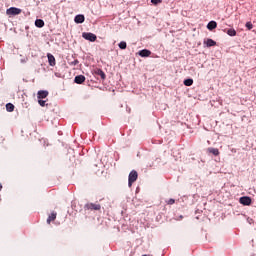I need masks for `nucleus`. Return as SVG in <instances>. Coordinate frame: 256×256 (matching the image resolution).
Listing matches in <instances>:
<instances>
[{
    "label": "nucleus",
    "mask_w": 256,
    "mask_h": 256,
    "mask_svg": "<svg viewBox=\"0 0 256 256\" xmlns=\"http://www.w3.org/2000/svg\"><path fill=\"white\" fill-rule=\"evenodd\" d=\"M138 178L139 174L137 173V171L132 170L128 176V187H133V184L135 183V181H137Z\"/></svg>",
    "instance_id": "1"
},
{
    "label": "nucleus",
    "mask_w": 256,
    "mask_h": 256,
    "mask_svg": "<svg viewBox=\"0 0 256 256\" xmlns=\"http://www.w3.org/2000/svg\"><path fill=\"white\" fill-rule=\"evenodd\" d=\"M21 13V8L17 7H10L6 10V15H8V17H15V15H21Z\"/></svg>",
    "instance_id": "2"
},
{
    "label": "nucleus",
    "mask_w": 256,
    "mask_h": 256,
    "mask_svg": "<svg viewBox=\"0 0 256 256\" xmlns=\"http://www.w3.org/2000/svg\"><path fill=\"white\" fill-rule=\"evenodd\" d=\"M84 209L85 211H101V204L87 203Z\"/></svg>",
    "instance_id": "3"
},
{
    "label": "nucleus",
    "mask_w": 256,
    "mask_h": 256,
    "mask_svg": "<svg viewBox=\"0 0 256 256\" xmlns=\"http://www.w3.org/2000/svg\"><path fill=\"white\" fill-rule=\"evenodd\" d=\"M82 37L86 39V41H91L92 43L97 41V35L89 32V33H83Z\"/></svg>",
    "instance_id": "4"
},
{
    "label": "nucleus",
    "mask_w": 256,
    "mask_h": 256,
    "mask_svg": "<svg viewBox=\"0 0 256 256\" xmlns=\"http://www.w3.org/2000/svg\"><path fill=\"white\" fill-rule=\"evenodd\" d=\"M239 202L241 203V205L249 206L251 205V197L243 196L239 199Z\"/></svg>",
    "instance_id": "5"
},
{
    "label": "nucleus",
    "mask_w": 256,
    "mask_h": 256,
    "mask_svg": "<svg viewBox=\"0 0 256 256\" xmlns=\"http://www.w3.org/2000/svg\"><path fill=\"white\" fill-rule=\"evenodd\" d=\"M47 58H48L50 67H55V65H56L55 56H53V54H51V53H48Z\"/></svg>",
    "instance_id": "6"
},
{
    "label": "nucleus",
    "mask_w": 256,
    "mask_h": 256,
    "mask_svg": "<svg viewBox=\"0 0 256 256\" xmlns=\"http://www.w3.org/2000/svg\"><path fill=\"white\" fill-rule=\"evenodd\" d=\"M204 45H206V47H215V45H217V42H215V40L211 38H208L204 40Z\"/></svg>",
    "instance_id": "7"
},
{
    "label": "nucleus",
    "mask_w": 256,
    "mask_h": 256,
    "mask_svg": "<svg viewBox=\"0 0 256 256\" xmlns=\"http://www.w3.org/2000/svg\"><path fill=\"white\" fill-rule=\"evenodd\" d=\"M74 83H77V85H82V83H85V76L78 75L74 79Z\"/></svg>",
    "instance_id": "8"
},
{
    "label": "nucleus",
    "mask_w": 256,
    "mask_h": 256,
    "mask_svg": "<svg viewBox=\"0 0 256 256\" xmlns=\"http://www.w3.org/2000/svg\"><path fill=\"white\" fill-rule=\"evenodd\" d=\"M57 219V212L53 211L47 218L48 225H51V221H55Z\"/></svg>",
    "instance_id": "9"
},
{
    "label": "nucleus",
    "mask_w": 256,
    "mask_h": 256,
    "mask_svg": "<svg viewBox=\"0 0 256 256\" xmlns=\"http://www.w3.org/2000/svg\"><path fill=\"white\" fill-rule=\"evenodd\" d=\"M49 92L46 90H40L38 91V99H46L48 97Z\"/></svg>",
    "instance_id": "10"
},
{
    "label": "nucleus",
    "mask_w": 256,
    "mask_h": 256,
    "mask_svg": "<svg viewBox=\"0 0 256 256\" xmlns=\"http://www.w3.org/2000/svg\"><path fill=\"white\" fill-rule=\"evenodd\" d=\"M75 23H84L85 22V16L84 15H76L74 18Z\"/></svg>",
    "instance_id": "11"
},
{
    "label": "nucleus",
    "mask_w": 256,
    "mask_h": 256,
    "mask_svg": "<svg viewBox=\"0 0 256 256\" xmlns=\"http://www.w3.org/2000/svg\"><path fill=\"white\" fill-rule=\"evenodd\" d=\"M207 153H211L215 157L219 156V149L210 147L207 149Z\"/></svg>",
    "instance_id": "12"
},
{
    "label": "nucleus",
    "mask_w": 256,
    "mask_h": 256,
    "mask_svg": "<svg viewBox=\"0 0 256 256\" xmlns=\"http://www.w3.org/2000/svg\"><path fill=\"white\" fill-rule=\"evenodd\" d=\"M207 29H209V31H213V29H217V22L215 21H210L207 24Z\"/></svg>",
    "instance_id": "13"
},
{
    "label": "nucleus",
    "mask_w": 256,
    "mask_h": 256,
    "mask_svg": "<svg viewBox=\"0 0 256 256\" xmlns=\"http://www.w3.org/2000/svg\"><path fill=\"white\" fill-rule=\"evenodd\" d=\"M95 74L99 75L101 77V79H103V80H105L107 78V75H105V72H103V70H101V69H96Z\"/></svg>",
    "instance_id": "14"
},
{
    "label": "nucleus",
    "mask_w": 256,
    "mask_h": 256,
    "mask_svg": "<svg viewBox=\"0 0 256 256\" xmlns=\"http://www.w3.org/2000/svg\"><path fill=\"white\" fill-rule=\"evenodd\" d=\"M140 57H149L151 55V52L147 49L139 51Z\"/></svg>",
    "instance_id": "15"
},
{
    "label": "nucleus",
    "mask_w": 256,
    "mask_h": 256,
    "mask_svg": "<svg viewBox=\"0 0 256 256\" xmlns=\"http://www.w3.org/2000/svg\"><path fill=\"white\" fill-rule=\"evenodd\" d=\"M6 111H8L9 113L15 111V105L11 103L6 104Z\"/></svg>",
    "instance_id": "16"
},
{
    "label": "nucleus",
    "mask_w": 256,
    "mask_h": 256,
    "mask_svg": "<svg viewBox=\"0 0 256 256\" xmlns=\"http://www.w3.org/2000/svg\"><path fill=\"white\" fill-rule=\"evenodd\" d=\"M35 25H36V27H39V28L45 27V22L43 20H41V19H37L35 21Z\"/></svg>",
    "instance_id": "17"
},
{
    "label": "nucleus",
    "mask_w": 256,
    "mask_h": 256,
    "mask_svg": "<svg viewBox=\"0 0 256 256\" xmlns=\"http://www.w3.org/2000/svg\"><path fill=\"white\" fill-rule=\"evenodd\" d=\"M226 33L230 37H235V35H237V31H235V29H233V28L228 29Z\"/></svg>",
    "instance_id": "18"
},
{
    "label": "nucleus",
    "mask_w": 256,
    "mask_h": 256,
    "mask_svg": "<svg viewBox=\"0 0 256 256\" xmlns=\"http://www.w3.org/2000/svg\"><path fill=\"white\" fill-rule=\"evenodd\" d=\"M184 85L186 87H191V85H193V79H186V80H184Z\"/></svg>",
    "instance_id": "19"
},
{
    "label": "nucleus",
    "mask_w": 256,
    "mask_h": 256,
    "mask_svg": "<svg viewBox=\"0 0 256 256\" xmlns=\"http://www.w3.org/2000/svg\"><path fill=\"white\" fill-rule=\"evenodd\" d=\"M118 47H119L120 49H127V42L121 41V42L118 44Z\"/></svg>",
    "instance_id": "20"
},
{
    "label": "nucleus",
    "mask_w": 256,
    "mask_h": 256,
    "mask_svg": "<svg viewBox=\"0 0 256 256\" xmlns=\"http://www.w3.org/2000/svg\"><path fill=\"white\" fill-rule=\"evenodd\" d=\"M246 27H247L248 31H251V29H253V23L247 22Z\"/></svg>",
    "instance_id": "21"
},
{
    "label": "nucleus",
    "mask_w": 256,
    "mask_h": 256,
    "mask_svg": "<svg viewBox=\"0 0 256 256\" xmlns=\"http://www.w3.org/2000/svg\"><path fill=\"white\" fill-rule=\"evenodd\" d=\"M167 205H175V199L170 198V199L167 201Z\"/></svg>",
    "instance_id": "22"
},
{
    "label": "nucleus",
    "mask_w": 256,
    "mask_h": 256,
    "mask_svg": "<svg viewBox=\"0 0 256 256\" xmlns=\"http://www.w3.org/2000/svg\"><path fill=\"white\" fill-rule=\"evenodd\" d=\"M163 0H151V3H153V5H159V3H162Z\"/></svg>",
    "instance_id": "23"
},
{
    "label": "nucleus",
    "mask_w": 256,
    "mask_h": 256,
    "mask_svg": "<svg viewBox=\"0 0 256 256\" xmlns=\"http://www.w3.org/2000/svg\"><path fill=\"white\" fill-rule=\"evenodd\" d=\"M38 103L41 107H45V100H39Z\"/></svg>",
    "instance_id": "24"
},
{
    "label": "nucleus",
    "mask_w": 256,
    "mask_h": 256,
    "mask_svg": "<svg viewBox=\"0 0 256 256\" xmlns=\"http://www.w3.org/2000/svg\"><path fill=\"white\" fill-rule=\"evenodd\" d=\"M79 64V60H74L73 62H72V65H78Z\"/></svg>",
    "instance_id": "25"
},
{
    "label": "nucleus",
    "mask_w": 256,
    "mask_h": 256,
    "mask_svg": "<svg viewBox=\"0 0 256 256\" xmlns=\"http://www.w3.org/2000/svg\"><path fill=\"white\" fill-rule=\"evenodd\" d=\"M1 189H3V185L0 183V191H1Z\"/></svg>",
    "instance_id": "26"
}]
</instances>
